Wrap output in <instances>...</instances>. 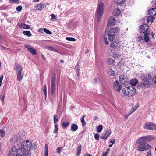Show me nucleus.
I'll list each match as a JSON object with an SVG mask.
<instances>
[{"label":"nucleus","instance_id":"obj_11","mask_svg":"<svg viewBox=\"0 0 156 156\" xmlns=\"http://www.w3.org/2000/svg\"><path fill=\"white\" fill-rule=\"evenodd\" d=\"M151 77V76L150 74H142L140 76L141 80L144 82L148 81Z\"/></svg>","mask_w":156,"mask_h":156},{"label":"nucleus","instance_id":"obj_49","mask_svg":"<svg viewBox=\"0 0 156 156\" xmlns=\"http://www.w3.org/2000/svg\"><path fill=\"white\" fill-rule=\"evenodd\" d=\"M137 109V107H135L132 109L130 112V114H131L132 113H133V112H134Z\"/></svg>","mask_w":156,"mask_h":156},{"label":"nucleus","instance_id":"obj_23","mask_svg":"<svg viewBox=\"0 0 156 156\" xmlns=\"http://www.w3.org/2000/svg\"><path fill=\"white\" fill-rule=\"evenodd\" d=\"M128 88L127 87L123 88L122 90V93L124 95L129 96V93L128 90Z\"/></svg>","mask_w":156,"mask_h":156},{"label":"nucleus","instance_id":"obj_63","mask_svg":"<svg viewBox=\"0 0 156 156\" xmlns=\"http://www.w3.org/2000/svg\"><path fill=\"white\" fill-rule=\"evenodd\" d=\"M1 49H6V50H8L9 49V48H6L5 47H3V46H2L1 47Z\"/></svg>","mask_w":156,"mask_h":156},{"label":"nucleus","instance_id":"obj_3","mask_svg":"<svg viewBox=\"0 0 156 156\" xmlns=\"http://www.w3.org/2000/svg\"><path fill=\"white\" fill-rule=\"evenodd\" d=\"M104 4L102 2H100L96 10V17L98 22H100L101 19L104 12Z\"/></svg>","mask_w":156,"mask_h":156},{"label":"nucleus","instance_id":"obj_47","mask_svg":"<svg viewBox=\"0 0 156 156\" xmlns=\"http://www.w3.org/2000/svg\"><path fill=\"white\" fill-rule=\"evenodd\" d=\"M62 149V148L61 147H58L57 148V152L58 154H60L61 153V151Z\"/></svg>","mask_w":156,"mask_h":156},{"label":"nucleus","instance_id":"obj_30","mask_svg":"<svg viewBox=\"0 0 156 156\" xmlns=\"http://www.w3.org/2000/svg\"><path fill=\"white\" fill-rule=\"evenodd\" d=\"M154 17L153 16H148L147 20V22L148 23H151L153 21Z\"/></svg>","mask_w":156,"mask_h":156},{"label":"nucleus","instance_id":"obj_8","mask_svg":"<svg viewBox=\"0 0 156 156\" xmlns=\"http://www.w3.org/2000/svg\"><path fill=\"white\" fill-rule=\"evenodd\" d=\"M111 129H106L104 131V133H102L100 136V138L105 140H106L111 133Z\"/></svg>","mask_w":156,"mask_h":156},{"label":"nucleus","instance_id":"obj_52","mask_svg":"<svg viewBox=\"0 0 156 156\" xmlns=\"http://www.w3.org/2000/svg\"><path fill=\"white\" fill-rule=\"evenodd\" d=\"M23 156H31L30 153L28 152H27L25 154H24L25 152L24 151H23Z\"/></svg>","mask_w":156,"mask_h":156},{"label":"nucleus","instance_id":"obj_6","mask_svg":"<svg viewBox=\"0 0 156 156\" xmlns=\"http://www.w3.org/2000/svg\"><path fill=\"white\" fill-rule=\"evenodd\" d=\"M143 128L148 130H156V124L151 122H146Z\"/></svg>","mask_w":156,"mask_h":156},{"label":"nucleus","instance_id":"obj_38","mask_svg":"<svg viewBox=\"0 0 156 156\" xmlns=\"http://www.w3.org/2000/svg\"><path fill=\"white\" fill-rule=\"evenodd\" d=\"M43 30L47 34H52L51 32L47 29L44 28Z\"/></svg>","mask_w":156,"mask_h":156},{"label":"nucleus","instance_id":"obj_51","mask_svg":"<svg viewBox=\"0 0 156 156\" xmlns=\"http://www.w3.org/2000/svg\"><path fill=\"white\" fill-rule=\"evenodd\" d=\"M47 49L49 50L53 51L54 50V48L51 46H48L46 47Z\"/></svg>","mask_w":156,"mask_h":156},{"label":"nucleus","instance_id":"obj_9","mask_svg":"<svg viewBox=\"0 0 156 156\" xmlns=\"http://www.w3.org/2000/svg\"><path fill=\"white\" fill-rule=\"evenodd\" d=\"M55 74H54L52 78L51 81V93L53 95L54 93L55 90V89L56 84H55Z\"/></svg>","mask_w":156,"mask_h":156},{"label":"nucleus","instance_id":"obj_60","mask_svg":"<svg viewBox=\"0 0 156 156\" xmlns=\"http://www.w3.org/2000/svg\"><path fill=\"white\" fill-rule=\"evenodd\" d=\"M43 29L42 28H39L38 30V32H39L42 33V31H43Z\"/></svg>","mask_w":156,"mask_h":156},{"label":"nucleus","instance_id":"obj_44","mask_svg":"<svg viewBox=\"0 0 156 156\" xmlns=\"http://www.w3.org/2000/svg\"><path fill=\"white\" fill-rule=\"evenodd\" d=\"M43 91L45 96V97H46L47 95V88L46 85H44V86Z\"/></svg>","mask_w":156,"mask_h":156},{"label":"nucleus","instance_id":"obj_24","mask_svg":"<svg viewBox=\"0 0 156 156\" xmlns=\"http://www.w3.org/2000/svg\"><path fill=\"white\" fill-rule=\"evenodd\" d=\"M19 27L21 28L26 29H29L30 27L29 25H26L25 24L21 23L19 25Z\"/></svg>","mask_w":156,"mask_h":156},{"label":"nucleus","instance_id":"obj_29","mask_svg":"<svg viewBox=\"0 0 156 156\" xmlns=\"http://www.w3.org/2000/svg\"><path fill=\"white\" fill-rule=\"evenodd\" d=\"M107 62L109 65H112L114 62V60L110 58H108L106 59Z\"/></svg>","mask_w":156,"mask_h":156},{"label":"nucleus","instance_id":"obj_56","mask_svg":"<svg viewBox=\"0 0 156 156\" xmlns=\"http://www.w3.org/2000/svg\"><path fill=\"white\" fill-rule=\"evenodd\" d=\"M130 114H130V112H129L128 114H127V115H125L124 116V117L126 119H127L128 117L130 115Z\"/></svg>","mask_w":156,"mask_h":156},{"label":"nucleus","instance_id":"obj_18","mask_svg":"<svg viewBox=\"0 0 156 156\" xmlns=\"http://www.w3.org/2000/svg\"><path fill=\"white\" fill-rule=\"evenodd\" d=\"M156 9L155 8H152L150 9L148 11L149 14L151 16L154 17V16L156 14Z\"/></svg>","mask_w":156,"mask_h":156},{"label":"nucleus","instance_id":"obj_37","mask_svg":"<svg viewBox=\"0 0 156 156\" xmlns=\"http://www.w3.org/2000/svg\"><path fill=\"white\" fill-rule=\"evenodd\" d=\"M85 116V115H84L82 118L81 119V121L82 123L83 126H84L86 124V122H85L84 118Z\"/></svg>","mask_w":156,"mask_h":156},{"label":"nucleus","instance_id":"obj_36","mask_svg":"<svg viewBox=\"0 0 156 156\" xmlns=\"http://www.w3.org/2000/svg\"><path fill=\"white\" fill-rule=\"evenodd\" d=\"M58 127L57 125H55V128L53 131V133H57L58 132Z\"/></svg>","mask_w":156,"mask_h":156},{"label":"nucleus","instance_id":"obj_62","mask_svg":"<svg viewBox=\"0 0 156 156\" xmlns=\"http://www.w3.org/2000/svg\"><path fill=\"white\" fill-rule=\"evenodd\" d=\"M41 56L43 60H46V58L43 55H41Z\"/></svg>","mask_w":156,"mask_h":156},{"label":"nucleus","instance_id":"obj_5","mask_svg":"<svg viewBox=\"0 0 156 156\" xmlns=\"http://www.w3.org/2000/svg\"><path fill=\"white\" fill-rule=\"evenodd\" d=\"M22 137L23 135L21 133H19L16 135H14L11 138V140L14 143L17 144L20 142Z\"/></svg>","mask_w":156,"mask_h":156},{"label":"nucleus","instance_id":"obj_19","mask_svg":"<svg viewBox=\"0 0 156 156\" xmlns=\"http://www.w3.org/2000/svg\"><path fill=\"white\" fill-rule=\"evenodd\" d=\"M150 34V33L149 32H147L146 33H144V37L146 42H147L149 41L150 38L148 36Z\"/></svg>","mask_w":156,"mask_h":156},{"label":"nucleus","instance_id":"obj_20","mask_svg":"<svg viewBox=\"0 0 156 156\" xmlns=\"http://www.w3.org/2000/svg\"><path fill=\"white\" fill-rule=\"evenodd\" d=\"M71 130L73 131H76L78 129V126L77 124H72L70 127Z\"/></svg>","mask_w":156,"mask_h":156},{"label":"nucleus","instance_id":"obj_13","mask_svg":"<svg viewBox=\"0 0 156 156\" xmlns=\"http://www.w3.org/2000/svg\"><path fill=\"white\" fill-rule=\"evenodd\" d=\"M148 29V25L147 24H144L141 25L140 27V32L146 33Z\"/></svg>","mask_w":156,"mask_h":156},{"label":"nucleus","instance_id":"obj_46","mask_svg":"<svg viewBox=\"0 0 156 156\" xmlns=\"http://www.w3.org/2000/svg\"><path fill=\"white\" fill-rule=\"evenodd\" d=\"M95 139L97 140H98L100 137V134L98 133H96L94 136Z\"/></svg>","mask_w":156,"mask_h":156},{"label":"nucleus","instance_id":"obj_16","mask_svg":"<svg viewBox=\"0 0 156 156\" xmlns=\"http://www.w3.org/2000/svg\"><path fill=\"white\" fill-rule=\"evenodd\" d=\"M15 70L16 73L22 72V67L20 64H16L15 66Z\"/></svg>","mask_w":156,"mask_h":156},{"label":"nucleus","instance_id":"obj_33","mask_svg":"<svg viewBox=\"0 0 156 156\" xmlns=\"http://www.w3.org/2000/svg\"><path fill=\"white\" fill-rule=\"evenodd\" d=\"M103 129V126L102 125H99L96 128V130L98 132L100 133Z\"/></svg>","mask_w":156,"mask_h":156},{"label":"nucleus","instance_id":"obj_28","mask_svg":"<svg viewBox=\"0 0 156 156\" xmlns=\"http://www.w3.org/2000/svg\"><path fill=\"white\" fill-rule=\"evenodd\" d=\"M76 150L77 151L76 155L77 156H79L80 155L81 150V145H79L78 146V147L77 148Z\"/></svg>","mask_w":156,"mask_h":156},{"label":"nucleus","instance_id":"obj_35","mask_svg":"<svg viewBox=\"0 0 156 156\" xmlns=\"http://www.w3.org/2000/svg\"><path fill=\"white\" fill-rule=\"evenodd\" d=\"M48 145L47 144H46L45 146V156H48Z\"/></svg>","mask_w":156,"mask_h":156},{"label":"nucleus","instance_id":"obj_17","mask_svg":"<svg viewBox=\"0 0 156 156\" xmlns=\"http://www.w3.org/2000/svg\"><path fill=\"white\" fill-rule=\"evenodd\" d=\"M115 22V20L113 17H111L109 18L108 20V25H114Z\"/></svg>","mask_w":156,"mask_h":156},{"label":"nucleus","instance_id":"obj_2","mask_svg":"<svg viewBox=\"0 0 156 156\" xmlns=\"http://www.w3.org/2000/svg\"><path fill=\"white\" fill-rule=\"evenodd\" d=\"M151 139L150 136H142L139 138L136 141V144H139L137 150L142 151L147 150L150 149L152 147L146 143L147 140H150Z\"/></svg>","mask_w":156,"mask_h":156},{"label":"nucleus","instance_id":"obj_14","mask_svg":"<svg viewBox=\"0 0 156 156\" xmlns=\"http://www.w3.org/2000/svg\"><path fill=\"white\" fill-rule=\"evenodd\" d=\"M127 88H128V90H129L128 91L129 97L132 96L136 93V89L134 87H128Z\"/></svg>","mask_w":156,"mask_h":156},{"label":"nucleus","instance_id":"obj_12","mask_svg":"<svg viewBox=\"0 0 156 156\" xmlns=\"http://www.w3.org/2000/svg\"><path fill=\"white\" fill-rule=\"evenodd\" d=\"M113 88L115 90L119 92L122 88V86L118 81H116L114 83Z\"/></svg>","mask_w":156,"mask_h":156},{"label":"nucleus","instance_id":"obj_32","mask_svg":"<svg viewBox=\"0 0 156 156\" xmlns=\"http://www.w3.org/2000/svg\"><path fill=\"white\" fill-rule=\"evenodd\" d=\"M125 0H115V3L118 5H120L124 3Z\"/></svg>","mask_w":156,"mask_h":156},{"label":"nucleus","instance_id":"obj_54","mask_svg":"<svg viewBox=\"0 0 156 156\" xmlns=\"http://www.w3.org/2000/svg\"><path fill=\"white\" fill-rule=\"evenodd\" d=\"M146 156H151V151H149L147 152Z\"/></svg>","mask_w":156,"mask_h":156},{"label":"nucleus","instance_id":"obj_22","mask_svg":"<svg viewBox=\"0 0 156 156\" xmlns=\"http://www.w3.org/2000/svg\"><path fill=\"white\" fill-rule=\"evenodd\" d=\"M138 83V81L136 79H132L130 81V84L133 86H135Z\"/></svg>","mask_w":156,"mask_h":156},{"label":"nucleus","instance_id":"obj_57","mask_svg":"<svg viewBox=\"0 0 156 156\" xmlns=\"http://www.w3.org/2000/svg\"><path fill=\"white\" fill-rule=\"evenodd\" d=\"M108 154L107 152H104L102 154V156H107Z\"/></svg>","mask_w":156,"mask_h":156},{"label":"nucleus","instance_id":"obj_59","mask_svg":"<svg viewBox=\"0 0 156 156\" xmlns=\"http://www.w3.org/2000/svg\"><path fill=\"white\" fill-rule=\"evenodd\" d=\"M3 78V76H2V77L0 78V86H1Z\"/></svg>","mask_w":156,"mask_h":156},{"label":"nucleus","instance_id":"obj_40","mask_svg":"<svg viewBox=\"0 0 156 156\" xmlns=\"http://www.w3.org/2000/svg\"><path fill=\"white\" fill-rule=\"evenodd\" d=\"M22 9V7L21 6H17L16 8V10L18 12H20Z\"/></svg>","mask_w":156,"mask_h":156},{"label":"nucleus","instance_id":"obj_7","mask_svg":"<svg viewBox=\"0 0 156 156\" xmlns=\"http://www.w3.org/2000/svg\"><path fill=\"white\" fill-rule=\"evenodd\" d=\"M32 143L31 141L26 140L23 142L22 145V147L25 150H29L31 147Z\"/></svg>","mask_w":156,"mask_h":156},{"label":"nucleus","instance_id":"obj_50","mask_svg":"<svg viewBox=\"0 0 156 156\" xmlns=\"http://www.w3.org/2000/svg\"><path fill=\"white\" fill-rule=\"evenodd\" d=\"M143 37L141 36H139L137 37V40L138 41H140L141 40H143Z\"/></svg>","mask_w":156,"mask_h":156},{"label":"nucleus","instance_id":"obj_61","mask_svg":"<svg viewBox=\"0 0 156 156\" xmlns=\"http://www.w3.org/2000/svg\"><path fill=\"white\" fill-rule=\"evenodd\" d=\"M115 139H113V140H112L110 141V142L111 143H112V144H114L115 143Z\"/></svg>","mask_w":156,"mask_h":156},{"label":"nucleus","instance_id":"obj_64","mask_svg":"<svg viewBox=\"0 0 156 156\" xmlns=\"http://www.w3.org/2000/svg\"><path fill=\"white\" fill-rule=\"evenodd\" d=\"M84 156H92L91 155L89 154L88 153H87L84 155Z\"/></svg>","mask_w":156,"mask_h":156},{"label":"nucleus","instance_id":"obj_25","mask_svg":"<svg viewBox=\"0 0 156 156\" xmlns=\"http://www.w3.org/2000/svg\"><path fill=\"white\" fill-rule=\"evenodd\" d=\"M121 12L120 10L118 9L117 8L115 9L114 12H113V15L115 16H118L119 15Z\"/></svg>","mask_w":156,"mask_h":156},{"label":"nucleus","instance_id":"obj_34","mask_svg":"<svg viewBox=\"0 0 156 156\" xmlns=\"http://www.w3.org/2000/svg\"><path fill=\"white\" fill-rule=\"evenodd\" d=\"M23 33L24 35L28 37L30 36L31 35L30 32L29 31H24L23 32Z\"/></svg>","mask_w":156,"mask_h":156},{"label":"nucleus","instance_id":"obj_31","mask_svg":"<svg viewBox=\"0 0 156 156\" xmlns=\"http://www.w3.org/2000/svg\"><path fill=\"white\" fill-rule=\"evenodd\" d=\"M44 7V5L42 3L37 4L36 6L37 9L39 10H41V9Z\"/></svg>","mask_w":156,"mask_h":156},{"label":"nucleus","instance_id":"obj_26","mask_svg":"<svg viewBox=\"0 0 156 156\" xmlns=\"http://www.w3.org/2000/svg\"><path fill=\"white\" fill-rule=\"evenodd\" d=\"M107 72L108 74L110 76H114L115 75L114 71L111 69H108Z\"/></svg>","mask_w":156,"mask_h":156},{"label":"nucleus","instance_id":"obj_27","mask_svg":"<svg viewBox=\"0 0 156 156\" xmlns=\"http://www.w3.org/2000/svg\"><path fill=\"white\" fill-rule=\"evenodd\" d=\"M119 81L122 83H124V82L126 81V79L125 78L124 76L121 75L119 78Z\"/></svg>","mask_w":156,"mask_h":156},{"label":"nucleus","instance_id":"obj_45","mask_svg":"<svg viewBox=\"0 0 156 156\" xmlns=\"http://www.w3.org/2000/svg\"><path fill=\"white\" fill-rule=\"evenodd\" d=\"M57 115H54V122L55 124L56 123V121H58V119L57 118Z\"/></svg>","mask_w":156,"mask_h":156},{"label":"nucleus","instance_id":"obj_42","mask_svg":"<svg viewBox=\"0 0 156 156\" xmlns=\"http://www.w3.org/2000/svg\"><path fill=\"white\" fill-rule=\"evenodd\" d=\"M69 123L67 122L62 123V125L64 127H67L69 125Z\"/></svg>","mask_w":156,"mask_h":156},{"label":"nucleus","instance_id":"obj_55","mask_svg":"<svg viewBox=\"0 0 156 156\" xmlns=\"http://www.w3.org/2000/svg\"><path fill=\"white\" fill-rule=\"evenodd\" d=\"M51 20H53L56 19V16L54 14H51Z\"/></svg>","mask_w":156,"mask_h":156},{"label":"nucleus","instance_id":"obj_43","mask_svg":"<svg viewBox=\"0 0 156 156\" xmlns=\"http://www.w3.org/2000/svg\"><path fill=\"white\" fill-rule=\"evenodd\" d=\"M9 2L11 3H19L18 0H10Z\"/></svg>","mask_w":156,"mask_h":156},{"label":"nucleus","instance_id":"obj_48","mask_svg":"<svg viewBox=\"0 0 156 156\" xmlns=\"http://www.w3.org/2000/svg\"><path fill=\"white\" fill-rule=\"evenodd\" d=\"M152 82L153 83V84L156 86V76L153 78Z\"/></svg>","mask_w":156,"mask_h":156},{"label":"nucleus","instance_id":"obj_53","mask_svg":"<svg viewBox=\"0 0 156 156\" xmlns=\"http://www.w3.org/2000/svg\"><path fill=\"white\" fill-rule=\"evenodd\" d=\"M104 40L105 41V44L106 45H108L109 44V43L108 41H107V38L105 37H104Z\"/></svg>","mask_w":156,"mask_h":156},{"label":"nucleus","instance_id":"obj_4","mask_svg":"<svg viewBox=\"0 0 156 156\" xmlns=\"http://www.w3.org/2000/svg\"><path fill=\"white\" fill-rule=\"evenodd\" d=\"M22 151L21 149L19 148L18 149V151L19 152V154L17 153L16 148L13 147L11 149L8 156H23V153L22 152Z\"/></svg>","mask_w":156,"mask_h":156},{"label":"nucleus","instance_id":"obj_58","mask_svg":"<svg viewBox=\"0 0 156 156\" xmlns=\"http://www.w3.org/2000/svg\"><path fill=\"white\" fill-rule=\"evenodd\" d=\"M79 70H80L79 69L77 68V70H76V73H77V76H78V77H79V73H80Z\"/></svg>","mask_w":156,"mask_h":156},{"label":"nucleus","instance_id":"obj_41","mask_svg":"<svg viewBox=\"0 0 156 156\" xmlns=\"http://www.w3.org/2000/svg\"><path fill=\"white\" fill-rule=\"evenodd\" d=\"M0 134H1L2 137H4L5 135V133L4 131L3 130H0Z\"/></svg>","mask_w":156,"mask_h":156},{"label":"nucleus","instance_id":"obj_10","mask_svg":"<svg viewBox=\"0 0 156 156\" xmlns=\"http://www.w3.org/2000/svg\"><path fill=\"white\" fill-rule=\"evenodd\" d=\"M24 46L32 54L35 55L37 54L36 50L32 46L28 44H25Z\"/></svg>","mask_w":156,"mask_h":156},{"label":"nucleus","instance_id":"obj_1","mask_svg":"<svg viewBox=\"0 0 156 156\" xmlns=\"http://www.w3.org/2000/svg\"><path fill=\"white\" fill-rule=\"evenodd\" d=\"M120 30L118 27L113 28L109 29L107 33L108 37L109 40L111 41H112L111 47L112 48H115L119 45L118 39H115V36L119 33Z\"/></svg>","mask_w":156,"mask_h":156},{"label":"nucleus","instance_id":"obj_21","mask_svg":"<svg viewBox=\"0 0 156 156\" xmlns=\"http://www.w3.org/2000/svg\"><path fill=\"white\" fill-rule=\"evenodd\" d=\"M17 80L18 81H20L22 79L23 74L22 73V72L17 73Z\"/></svg>","mask_w":156,"mask_h":156},{"label":"nucleus","instance_id":"obj_15","mask_svg":"<svg viewBox=\"0 0 156 156\" xmlns=\"http://www.w3.org/2000/svg\"><path fill=\"white\" fill-rule=\"evenodd\" d=\"M140 87L142 88L145 89L147 88H150L151 85L150 83L145 82L141 83L140 85Z\"/></svg>","mask_w":156,"mask_h":156},{"label":"nucleus","instance_id":"obj_39","mask_svg":"<svg viewBox=\"0 0 156 156\" xmlns=\"http://www.w3.org/2000/svg\"><path fill=\"white\" fill-rule=\"evenodd\" d=\"M66 40L72 41H76V39L73 38L72 37H66Z\"/></svg>","mask_w":156,"mask_h":156}]
</instances>
